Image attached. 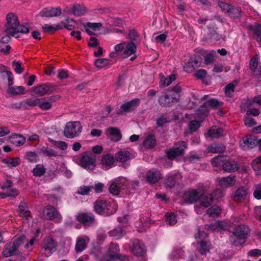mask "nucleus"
I'll return each mask as SVG.
<instances>
[{
  "label": "nucleus",
  "instance_id": "f257e3e1",
  "mask_svg": "<svg viewBox=\"0 0 261 261\" xmlns=\"http://www.w3.org/2000/svg\"><path fill=\"white\" fill-rule=\"evenodd\" d=\"M93 208L97 214L109 216L116 212L117 204L112 199L99 197L94 202Z\"/></svg>",
  "mask_w": 261,
  "mask_h": 261
},
{
  "label": "nucleus",
  "instance_id": "f03ea898",
  "mask_svg": "<svg viewBox=\"0 0 261 261\" xmlns=\"http://www.w3.org/2000/svg\"><path fill=\"white\" fill-rule=\"evenodd\" d=\"M212 164L215 167H221L224 171L228 173L235 172L240 168L237 162L223 155H218L213 158Z\"/></svg>",
  "mask_w": 261,
  "mask_h": 261
},
{
  "label": "nucleus",
  "instance_id": "7ed1b4c3",
  "mask_svg": "<svg viewBox=\"0 0 261 261\" xmlns=\"http://www.w3.org/2000/svg\"><path fill=\"white\" fill-rule=\"evenodd\" d=\"M82 127L80 121L68 122L64 128V135L69 139L74 138L81 133Z\"/></svg>",
  "mask_w": 261,
  "mask_h": 261
},
{
  "label": "nucleus",
  "instance_id": "20e7f679",
  "mask_svg": "<svg viewBox=\"0 0 261 261\" xmlns=\"http://www.w3.org/2000/svg\"><path fill=\"white\" fill-rule=\"evenodd\" d=\"M80 165L87 170L92 171L96 167V156L90 152H85L81 156L80 160Z\"/></svg>",
  "mask_w": 261,
  "mask_h": 261
},
{
  "label": "nucleus",
  "instance_id": "39448f33",
  "mask_svg": "<svg viewBox=\"0 0 261 261\" xmlns=\"http://www.w3.org/2000/svg\"><path fill=\"white\" fill-rule=\"evenodd\" d=\"M202 61V58L199 54H194L184 66V71L187 73L193 72L195 69L200 66Z\"/></svg>",
  "mask_w": 261,
  "mask_h": 261
},
{
  "label": "nucleus",
  "instance_id": "423d86ee",
  "mask_svg": "<svg viewBox=\"0 0 261 261\" xmlns=\"http://www.w3.org/2000/svg\"><path fill=\"white\" fill-rule=\"evenodd\" d=\"M141 100L138 98H135L131 100L123 103L120 109L117 111V114L122 115L124 112L128 113L134 111L140 105Z\"/></svg>",
  "mask_w": 261,
  "mask_h": 261
},
{
  "label": "nucleus",
  "instance_id": "0eeeda50",
  "mask_svg": "<svg viewBox=\"0 0 261 261\" xmlns=\"http://www.w3.org/2000/svg\"><path fill=\"white\" fill-rule=\"evenodd\" d=\"M57 243L50 237H47L43 240V246L40 250V253L45 256H50L56 250Z\"/></svg>",
  "mask_w": 261,
  "mask_h": 261
},
{
  "label": "nucleus",
  "instance_id": "6e6552de",
  "mask_svg": "<svg viewBox=\"0 0 261 261\" xmlns=\"http://www.w3.org/2000/svg\"><path fill=\"white\" fill-rule=\"evenodd\" d=\"M176 97L168 91L162 92L158 98V102L162 107H170L173 103L177 102Z\"/></svg>",
  "mask_w": 261,
  "mask_h": 261
},
{
  "label": "nucleus",
  "instance_id": "1a4fd4ad",
  "mask_svg": "<svg viewBox=\"0 0 261 261\" xmlns=\"http://www.w3.org/2000/svg\"><path fill=\"white\" fill-rule=\"evenodd\" d=\"M7 28L5 30L6 34L11 35V33L15 30L19 24L17 16L13 13H9L6 16Z\"/></svg>",
  "mask_w": 261,
  "mask_h": 261
},
{
  "label": "nucleus",
  "instance_id": "9d476101",
  "mask_svg": "<svg viewBox=\"0 0 261 261\" xmlns=\"http://www.w3.org/2000/svg\"><path fill=\"white\" fill-rule=\"evenodd\" d=\"M75 218L85 226H91L95 222V217L92 213H79Z\"/></svg>",
  "mask_w": 261,
  "mask_h": 261
},
{
  "label": "nucleus",
  "instance_id": "9b49d317",
  "mask_svg": "<svg viewBox=\"0 0 261 261\" xmlns=\"http://www.w3.org/2000/svg\"><path fill=\"white\" fill-rule=\"evenodd\" d=\"M32 89L36 94L42 96L53 93L55 90V86L50 84L45 83L38 86L33 87Z\"/></svg>",
  "mask_w": 261,
  "mask_h": 261
},
{
  "label": "nucleus",
  "instance_id": "f8f14e48",
  "mask_svg": "<svg viewBox=\"0 0 261 261\" xmlns=\"http://www.w3.org/2000/svg\"><path fill=\"white\" fill-rule=\"evenodd\" d=\"M127 180L125 178H122L117 181H114L111 184L109 187V191L111 194L114 195L119 194L120 190H124L126 188Z\"/></svg>",
  "mask_w": 261,
  "mask_h": 261
},
{
  "label": "nucleus",
  "instance_id": "ddd939ff",
  "mask_svg": "<svg viewBox=\"0 0 261 261\" xmlns=\"http://www.w3.org/2000/svg\"><path fill=\"white\" fill-rule=\"evenodd\" d=\"M223 102L220 101L215 98H211L207 101L203 103L201 106V108L204 110V112L202 114L200 118L204 119L208 113V111L207 110L208 107L213 109L219 108L222 107Z\"/></svg>",
  "mask_w": 261,
  "mask_h": 261
},
{
  "label": "nucleus",
  "instance_id": "4468645a",
  "mask_svg": "<svg viewBox=\"0 0 261 261\" xmlns=\"http://www.w3.org/2000/svg\"><path fill=\"white\" fill-rule=\"evenodd\" d=\"M62 13V9L60 7H46L42 9L39 12L41 17H58Z\"/></svg>",
  "mask_w": 261,
  "mask_h": 261
},
{
  "label": "nucleus",
  "instance_id": "2eb2a0df",
  "mask_svg": "<svg viewBox=\"0 0 261 261\" xmlns=\"http://www.w3.org/2000/svg\"><path fill=\"white\" fill-rule=\"evenodd\" d=\"M257 144V138L255 137L246 136L240 141V146L244 150L252 149Z\"/></svg>",
  "mask_w": 261,
  "mask_h": 261
},
{
  "label": "nucleus",
  "instance_id": "dca6fc26",
  "mask_svg": "<svg viewBox=\"0 0 261 261\" xmlns=\"http://www.w3.org/2000/svg\"><path fill=\"white\" fill-rule=\"evenodd\" d=\"M106 135L113 142H118L122 138V135L120 129L115 127H109L106 129Z\"/></svg>",
  "mask_w": 261,
  "mask_h": 261
},
{
  "label": "nucleus",
  "instance_id": "f3484780",
  "mask_svg": "<svg viewBox=\"0 0 261 261\" xmlns=\"http://www.w3.org/2000/svg\"><path fill=\"white\" fill-rule=\"evenodd\" d=\"M146 179L149 184H155L161 178L162 174L159 170L152 168L146 173Z\"/></svg>",
  "mask_w": 261,
  "mask_h": 261
},
{
  "label": "nucleus",
  "instance_id": "a211bd4d",
  "mask_svg": "<svg viewBox=\"0 0 261 261\" xmlns=\"http://www.w3.org/2000/svg\"><path fill=\"white\" fill-rule=\"evenodd\" d=\"M43 214L45 218L50 220L61 218L59 212L55 207L51 205L46 206L43 211Z\"/></svg>",
  "mask_w": 261,
  "mask_h": 261
},
{
  "label": "nucleus",
  "instance_id": "6ab92c4d",
  "mask_svg": "<svg viewBox=\"0 0 261 261\" xmlns=\"http://www.w3.org/2000/svg\"><path fill=\"white\" fill-rule=\"evenodd\" d=\"M249 232L250 229L248 226L245 225H239L235 227L232 233L240 238L246 240Z\"/></svg>",
  "mask_w": 261,
  "mask_h": 261
},
{
  "label": "nucleus",
  "instance_id": "aec40b11",
  "mask_svg": "<svg viewBox=\"0 0 261 261\" xmlns=\"http://www.w3.org/2000/svg\"><path fill=\"white\" fill-rule=\"evenodd\" d=\"M199 197V193L196 189L185 192L183 195V199L185 201L189 204L196 202L198 200Z\"/></svg>",
  "mask_w": 261,
  "mask_h": 261
},
{
  "label": "nucleus",
  "instance_id": "412c9836",
  "mask_svg": "<svg viewBox=\"0 0 261 261\" xmlns=\"http://www.w3.org/2000/svg\"><path fill=\"white\" fill-rule=\"evenodd\" d=\"M247 194V188L245 187L241 186L236 191L233 200L239 203L242 202L246 198Z\"/></svg>",
  "mask_w": 261,
  "mask_h": 261
},
{
  "label": "nucleus",
  "instance_id": "4be33fe9",
  "mask_svg": "<svg viewBox=\"0 0 261 261\" xmlns=\"http://www.w3.org/2000/svg\"><path fill=\"white\" fill-rule=\"evenodd\" d=\"M18 250L16 248V247L11 244L10 243H7L3 249L2 253L4 257H7L12 255L18 254Z\"/></svg>",
  "mask_w": 261,
  "mask_h": 261
},
{
  "label": "nucleus",
  "instance_id": "5701e85b",
  "mask_svg": "<svg viewBox=\"0 0 261 261\" xmlns=\"http://www.w3.org/2000/svg\"><path fill=\"white\" fill-rule=\"evenodd\" d=\"M124 227V226L122 224L118 225L116 228L109 232L110 236L114 237L116 240L121 238L125 234Z\"/></svg>",
  "mask_w": 261,
  "mask_h": 261
},
{
  "label": "nucleus",
  "instance_id": "b1692460",
  "mask_svg": "<svg viewBox=\"0 0 261 261\" xmlns=\"http://www.w3.org/2000/svg\"><path fill=\"white\" fill-rule=\"evenodd\" d=\"M9 140L12 144L16 146H20L25 143L26 139L20 134H14L9 137Z\"/></svg>",
  "mask_w": 261,
  "mask_h": 261
},
{
  "label": "nucleus",
  "instance_id": "393cba45",
  "mask_svg": "<svg viewBox=\"0 0 261 261\" xmlns=\"http://www.w3.org/2000/svg\"><path fill=\"white\" fill-rule=\"evenodd\" d=\"M236 181V176L230 175L227 177H222L219 181V185L224 188L233 186Z\"/></svg>",
  "mask_w": 261,
  "mask_h": 261
},
{
  "label": "nucleus",
  "instance_id": "a878e982",
  "mask_svg": "<svg viewBox=\"0 0 261 261\" xmlns=\"http://www.w3.org/2000/svg\"><path fill=\"white\" fill-rule=\"evenodd\" d=\"M101 162L103 169L107 170L111 167L113 164L114 158L113 155L108 153L102 156Z\"/></svg>",
  "mask_w": 261,
  "mask_h": 261
},
{
  "label": "nucleus",
  "instance_id": "bb28decb",
  "mask_svg": "<svg viewBox=\"0 0 261 261\" xmlns=\"http://www.w3.org/2000/svg\"><path fill=\"white\" fill-rule=\"evenodd\" d=\"M131 250L133 254L137 256H143L145 251L144 245L138 241L133 243Z\"/></svg>",
  "mask_w": 261,
  "mask_h": 261
},
{
  "label": "nucleus",
  "instance_id": "cd10ccee",
  "mask_svg": "<svg viewBox=\"0 0 261 261\" xmlns=\"http://www.w3.org/2000/svg\"><path fill=\"white\" fill-rule=\"evenodd\" d=\"M200 204L205 207H208L213 204L214 199L211 194H203L199 196V199Z\"/></svg>",
  "mask_w": 261,
  "mask_h": 261
},
{
  "label": "nucleus",
  "instance_id": "c85d7f7f",
  "mask_svg": "<svg viewBox=\"0 0 261 261\" xmlns=\"http://www.w3.org/2000/svg\"><path fill=\"white\" fill-rule=\"evenodd\" d=\"M136 51V46L133 41L129 42L121 55L122 58H127Z\"/></svg>",
  "mask_w": 261,
  "mask_h": 261
},
{
  "label": "nucleus",
  "instance_id": "c756f323",
  "mask_svg": "<svg viewBox=\"0 0 261 261\" xmlns=\"http://www.w3.org/2000/svg\"><path fill=\"white\" fill-rule=\"evenodd\" d=\"M144 146L148 149L154 148L156 145V140L155 135L153 134L148 135L143 142Z\"/></svg>",
  "mask_w": 261,
  "mask_h": 261
},
{
  "label": "nucleus",
  "instance_id": "7c9ffc66",
  "mask_svg": "<svg viewBox=\"0 0 261 261\" xmlns=\"http://www.w3.org/2000/svg\"><path fill=\"white\" fill-rule=\"evenodd\" d=\"M177 182V175L176 174L167 176L165 177L164 180L165 187L168 188H173Z\"/></svg>",
  "mask_w": 261,
  "mask_h": 261
},
{
  "label": "nucleus",
  "instance_id": "2f4dec72",
  "mask_svg": "<svg viewBox=\"0 0 261 261\" xmlns=\"http://www.w3.org/2000/svg\"><path fill=\"white\" fill-rule=\"evenodd\" d=\"M115 158L117 161L125 162L130 159V153L126 150H120L116 153Z\"/></svg>",
  "mask_w": 261,
  "mask_h": 261
},
{
  "label": "nucleus",
  "instance_id": "473e14b6",
  "mask_svg": "<svg viewBox=\"0 0 261 261\" xmlns=\"http://www.w3.org/2000/svg\"><path fill=\"white\" fill-rule=\"evenodd\" d=\"M207 28L208 29L207 34L210 38L216 41L220 40L221 38V35L217 33V28L215 27L210 26H207Z\"/></svg>",
  "mask_w": 261,
  "mask_h": 261
},
{
  "label": "nucleus",
  "instance_id": "72a5a7b5",
  "mask_svg": "<svg viewBox=\"0 0 261 261\" xmlns=\"http://www.w3.org/2000/svg\"><path fill=\"white\" fill-rule=\"evenodd\" d=\"M19 194V192L15 188L11 189L9 192H0V198L5 199L10 197L11 199L16 198Z\"/></svg>",
  "mask_w": 261,
  "mask_h": 261
},
{
  "label": "nucleus",
  "instance_id": "f704fd0d",
  "mask_svg": "<svg viewBox=\"0 0 261 261\" xmlns=\"http://www.w3.org/2000/svg\"><path fill=\"white\" fill-rule=\"evenodd\" d=\"M95 66L99 68H109L111 65L109 59L106 58L97 59L95 61Z\"/></svg>",
  "mask_w": 261,
  "mask_h": 261
},
{
  "label": "nucleus",
  "instance_id": "c9c22d12",
  "mask_svg": "<svg viewBox=\"0 0 261 261\" xmlns=\"http://www.w3.org/2000/svg\"><path fill=\"white\" fill-rule=\"evenodd\" d=\"M18 208L20 213L24 217L28 218L31 216V213L28 210V205L26 202L21 201L18 206Z\"/></svg>",
  "mask_w": 261,
  "mask_h": 261
},
{
  "label": "nucleus",
  "instance_id": "e433bc0d",
  "mask_svg": "<svg viewBox=\"0 0 261 261\" xmlns=\"http://www.w3.org/2000/svg\"><path fill=\"white\" fill-rule=\"evenodd\" d=\"M241 13L242 11L241 8L237 7L232 5L227 12V14L231 17L238 19L241 17Z\"/></svg>",
  "mask_w": 261,
  "mask_h": 261
},
{
  "label": "nucleus",
  "instance_id": "4c0bfd02",
  "mask_svg": "<svg viewBox=\"0 0 261 261\" xmlns=\"http://www.w3.org/2000/svg\"><path fill=\"white\" fill-rule=\"evenodd\" d=\"M46 172V169L43 164H37L32 171L33 175L35 177H41Z\"/></svg>",
  "mask_w": 261,
  "mask_h": 261
},
{
  "label": "nucleus",
  "instance_id": "58836bf2",
  "mask_svg": "<svg viewBox=\"0 0 261 261\" xmlns=\"http://www.w3.org/2000/svg\"><path fill=\"white\" fill-rule=\"evenodd\" d=\"M208 151L212 153H222L226 149L225 146L222 143H216L208 148Z\"/></svg>",
  "mask_w": 261,
  "mask_h": 261
},
{
  "label": "nucleus",
  "instance_id": "ea45409f",
  "mask_svg": "<svg viewBox=\"0 0 261 261\" xmlns=\"http://www.w3.org/2000/svg\"><path fill=\"white\" fill-rule=\"evenodd\" d=\"M30 32L29 28L24 25H20L18 24V26L15 28V30L12 32L11 33V36L13 37H15L16 38H19V36H16L18 33H21L23 34H28Z\"/></svg>",
  "mask_w": 261,
  "mask_h": 261
},
{
  "label": "nucleus",
  "instance_id": "a19ab883",
  "mask_svg": "<svg viewBox=\"0 0 261 261\" xmlns=\"http://www.w3.org/2000/svg\"><path fill=\"white\" fill-rule=\"evenodd\" d=\"M86 8L80 4H76L73 6L72 14L75 16H82L86 13Z\"/></svg>",
  "mask_w": 261,
  "mask_h": 261
},
{
  "label": "nucleus",
  "instance_id": "79ce46f5",
  "mask_svg": "<svg viewBox=\"0 0 261 261\" xmlns=\"http://www.w3.org/2000/svg\"><path fill=\"white\" fill-rule=\"evenodd\" d=\"M229 240L231 245L236 246H242L246 241V240L240 238L233 234L229 237Z\"/></svg>",
  "mask_w": 261,
  "mask_h": 261
},
{
  "label": "nucleus",
  "instance_id": "37998d69",
  "mask_svg": "<svg viewBox=\"0 0 261 261\" xmlns=\"http://www.w3.org/2000/svg\"><path fill=\"white\" fill-rule=\"evenodd\" d=\"M187 148V143L184 141L177 142L174 143L173 148L180 155L184 154V150Z\"/></svg>",
  "mask_w": 261,
  "mask_h": 261
},
{
  "label": "nucleus",
  "instance_id": "c03bdc74",
  "mask_svg": "<svg viewBox=\"0 0 261 261\" xmlns=\"http://www.w3.org/2000/svg\"><path fill=\"white\" fill-rule=\"evenodd\" d=\"M249 29L252 31L254 35L256 36V39H259L261 37V24L255 23L249 26Z\"/></svg>",
  "mask_w": 261,
  "mask_h": 261
},
{
  "label": "nucleus",
  "instance_id": "a18cd8bd",
  "mask_svg": "<svg viewBox=\"0 0 261 261\" xmlns=\"http://www.w3.org/2000/svg\"><path fill=\"white\" fill-rule=\"evenodd\" d=\"M221 212L220 207L216 205H214L208 208L206 211V213L209 215L210 217H217L219 216Z\"/></svg>",
  "mask_w": 261,
  "mask_h": 261
},
{
  "label": "nucleus",
  "instance_id": "49530a36",
  "mask_svg": "<svg viewBox=\"0 0 261 261\" xmlns=\"http://www.w3.org/2000/svg\"><path fill=\"white\" fill-rule=\"evenodd\" d=\"M24 159L31 163H36L39 160L38 155L35 152L32 151L26 152Z\"/></svg>",
  "mask_w": 261,
  "mask_h": 261
},
{
  "label": "nucleus",
  "instance_id": "de8ad7c7",
  "mask_svg": "<svg viewBox=\"0 0 261 261\" xmlns=\"http://www.w3.org/2000/svg\"><path fill=\"white\" fill-rule=\"evenodd\" d=\"M223 134V130L221 128H211L208 132V136L213 138H218Z\"/></svg>",
  "mask_w": 261,
  "mask_h": 261
},
{
  "label": "nucleus",
  "instance_id": "09e8293b",
  "mask_svg": "<svg viewBox=\"0 0 261 261\" xmlns=\"http://www.w3.org/2000/svg\"><path fill=\"white\" fill-rule=\"evenodd\" d=\"M86 247V242L83 238H79L76 242L75 250L77 253L83 251Z\"/></svg>",
  "mask_w": 261,
  "mask_h": 261
},
{
  "label": "nucleus",
  "instance_id": "8fccbe9b",
  "mask_svg": "<svg viewBox=\"0 0 261 261\" xmlns=\"http://www.w3.org/2000/svg\"><path fill=\"white\" fill-rule=\"evenodd\" d=\"M254 103H255V101H254V98L253 99V100H251L249 98L246 99H243L242 101L240 106L241 112H246L248 109L252 106Z\"/></svg>",
  "mask_w": 261,
  "mask_h": 261
},
{
  "label": "nucleus",
  "instance_id": "3c124183",
  "mask_svg": "<svg viewBox=\"0 0 261 261\" xmlns=\"http://www.w3.org/2000/svg\"><path fill=\"white\" fill-rule=\"evenodd\" d=\"M199 245L200 246L198 251L202 255H205L207 252H209L211 249V245L204 241H201Z\"/></svg>",
  "mask_w": 261,
  "mask_h": 261
},
{
  "label": "nucleus",
  "instance_id": "603ef678",
  "mask_svg": "<svg viewBox=\"0 0 261 261\" xmlns=\"http://www.w3.org/2000/svg\"><path fill=\"white\" fill-rule=\"evenodd\" d=\"M39 99L40 100L39 102L38 107L41 110L46 111L51 108L52 105L50 103V102L46 100V98H39Z\"/></svg>",
  "mask_w": 261,
  "mask_h": 261
},
{
  "label": "nucleus",
  "instance_id": "864d4df0",
  "mask_svg": "<svg viewBox=\"0 0 261 261\" xmlns=\"http://www.w3.org/2000/svg\"><path fill=\"white\" fill-rule=\"evenodd\" d=\"M166 223L171 226L175 225L177 223L176 216L173 213H167L165 215Z\"/></svg>",
  "mask_w": 261,
  "mask_h": 261
},
{
  "label": "nucleus",
  "instance_id": "5fc2aeb1",
  "mask_svg": "<svg viewBox=\"0 0 261 261\" xmlns=\"http://www.w3.org/2000/svg\"><path fill=\"white\" fill-rule=\"evenodd\" d=\"M25 88L23 86H18L17 87H10L8 89V93L11 95H16L23 94Z\"/></svg>",
  "mask_w": 261,
  "mask_h": 261
},
{
  "label": "nucleus",
  "instance_id": "6e6d98bb",
  "mask_svg": "<svg viewBox=\"0 0 261 261\" xmlns=\"http://www.w3.org/2000/svg\"><path fill=\"white\" fill-rule=\"evenodd\" d=\"M176 77L174 74H171L168 77L161 80L159 84V86L160 88H163L164 87L168 86L170 85L172 82L175 80Z\"/></svg>",
  "mask_w": 261,
  "mask_h": 261
},
{
  "label": "nucleus",
  "instance_id": "4d7b16f0",
  "mask_svg": "<svg viewBox=\"0 0 261 261\" xmlns=\"http://www.w3.org/2000/svg\"><path fill=\"white\" fill-rule=\"evenodd\" d=\"M2 162L10 167H14L18 165L20 161V158L17 157L9 159H3Z\"/></svg>",
  "mask_w": 261,
  "mask_h": 261
},
{
  "label": "nucleus",
  "instance_id": "13d9d810",
  "mask_svg": "<svg viewBox=\"0 0 261 261\" xmlns=\"http://www.w3.org/2000/svg\"><path fill=\"white\" fill-rule=\"evenodd\" d=\"M168 118L166 114H161L156 120V125L158 127H163L164 125L168 122Z\"/></svg>",
  "mask_w": 261,
  "mask_h": 261
},
{
  "label": "nucleus",
  "instance_id": "bf43d9fd",
  "mask_svg": "<svg viewBox=\"0 0 261 261\" xmlns=\"http://www.w3.org/2000/svg\"><path fill=\"white\" fill-rule=\"evenodd\" d=\"M49 141L61 150H65L67 149L68 145L64 141H56L52 139H49Z\"/></svg>",
  "mask_w": 261,
  "mask_h": 261
},
{
  "label": "nucleus",
  "instance_id": "052dcab7",
  "mask_svg": "<svg viewBox=\"0 0 261 261\" xmlns=\"http://www.w3.org/2000/svg\"><path fill=\"white\" fill-rule=\"evenodd\" d=\"M93 189V186H83L77 189V193L80 195H87Z\"/></svg>",
  "mask_w": 261,
  "mask_h": 261
},
{
  "label": "nucleus",
  "instance_id": "680f3d73",
  "mask_svg": "<svg viewBox=\"0 0 261 261\" xmlns=\"http://www.w3.org/2000/svg\"><path fill=\"white\" fill-rule=\"evenodd\" d=\"M170 94H173V96L176 97V100L178 102L180 98V93L181 92L180 87L176 85L173 87L170 90L168 91Z\"/></svg>",
  "mask_w": 261,
  "mask_h": 261
},
{
  "label": "nucleus",
  "instance_id": "e2e57ef3",
  "mask_svg": "<svg viewBox=\"0 0 261 261\" xmlns=\"http://www.w3.org/2000/svg\"><path fill=\"white\" fill-rule=\"evenodd\" d=\"M258 59V56L257 55H255L250 60V69L252 72H255L257 67L259 63Z\"/></svg>",
  "mask_w": 261,
  "mask_h": 261
},
{
  "label": "nucleus",
  "instance_id": "0e129e2a",
  "mask_svg": "<svg viewBox=\"0 0 261 261\" xmlns=\"http://www.w3.org/2000/svg\"><path fill=\"white\" fill-rule=\"evenodd\" d=\"M25 238L26 237L24 235H21L16 238L13 242L10 243L13 244V245L16 247V248L18 250V248L24 242Z\"/></svg>",
  "mask_w": 261,
  "mask_h": 261
},
{
  "label": "nucleus",
  "instance_id": "69168bd1",
  "mask_svg": "<svg viewBox=\"0 0 261 261\" xmlns=\"http://www.w3.org/2000/svg\"><path fill=\"white\" fill-rule=\"evenodd\" d=\"M251 166L254 171H259L261 170V156L253 160L251 163Z\"/></svg>",
  "mask_w": 261,
  "mask_h": 261
},
{
  "label": "nucleus",
  "instance_id": "338daca9",
  "mask_svg": "<svg viewBox=\"0 0 261 261\" xmlns=\"http://www.w3.org/2000/svg\"><path fill=\"white\" fill-rule=\"evenodd\" d=\"M189 128L191 132L196 131L200 126V123L196 120H191L189 122Z\"/></svg>",
  "mask_w": 261,
  "mask_h": 261
},
{
  "label": "nucleus",
  "instance_id": "774afa93",
  "mask_svg": "<svg viewBox=\"0 0 261 261\" xmlns=\"http://www.w3.org/2000/svg\"><path fill=\"white\" fill-rule=\"evenodd\" d=\"M253 196L255 199L261 200V183L255 185Z\"/></svg>",
  "mask_w": 261,
  "mask_h": 261
}]
</instances>
